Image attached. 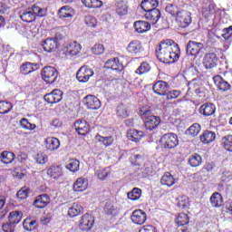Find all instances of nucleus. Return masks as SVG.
<instances>
[{
	"label": "nucleus",
	"instance_id": "obj_1",
	"mask_svg": "<svg viewBox=\"0 0 232 232\" xmlns=\"http://www.w3.org/2000/svg\"><path fill=\"white\" fill-rule=\"evenodd\" d=\"M156 57L160 63L167 64L177 63L180 57L179 44L172 40H165L156 47Z\"/></svg>",
	"mask_w": 232,
	"mask_h": 232
},
{
	"label": "nucleus",
	"instance_id": "obj_2",
	"mask_svg": "<svg viewBox=\"0 0 232 232\" xmlns=\"http://www.w3.org/2000/svg\"><path fill=\"white\" fill-rule=\"evenodd\" d=\"M167 14H169L180 28H188L191 24V14L180 7L169 4L166 7Z\"/></svg>",
	"mask_w": 232,
	"mask_h": 232
},
{
	"label": "nucleus",
	"instance_id": "obj_3",
	"mask_svg": "<svg viewBox=\"0 0 232 232\" xmlns=\"http://www.w3.org/2000/svg\"><path fill=\"white\" fill-rule=\"evenodd\" d=\"M140 115L141 119H144L146 130H150V131H152V130H155V128L160 124V117L151 115V111L146 108H142L140 111Z\"/></svg>",
	"mask_w": 232,
	"mask_h": 232
},
{
	"label": "nucleus",
	"instance_id": "obj_4",
	"mask_svg": "<svg viewBox=\"0 0 232 232\" xmlns=\"http://www.w3.org/2000/svg\"><path fill=\"white\" fill-rule=\"evenodd\" d=\"M35 15L44 17V15H46V10L37 5H33L31 8L24 11L20 14V18L24 23H34V21H35Z\"/></svg>",
	"mask_w": 232,
	"mask_h": 232
},
{
	"label": "nucleus",
	"instance_id": "obj_5",
	"mask_svg": "<svg viewBox=\"0 0 232 232\" xmlns=\"http://www.w3.org/2000/svg\"><path fill=\"white\" fill-rule=\"evenodd\" d=\"M59 77V72L55 67L45 66L42 71V78L47 84H53Z\"/></svg>",
	"mask_w": 232,
	"mask_h": 232
},
{
	"label": "nucleus",
	"instance_id": "obj_6",
	"mask_svg": "<svg viewBox=\"0 0 232 232\" xmlns=\"http://www.w3.org/2000/svg\"><path fill=\"white\" fill-rule=\"evenodd\" d=\"M162 148L172 150L179 146V137L175 133H167L160 139Z\"/></svg>",
	"mask_w": 232,
	"mask_h": 232
},
{
	"label": "nucleus",
	"instance_id": "obj_7",
	"mask_svg": "<svg viewBox=\"0 0 232 232\" xmlns=\"http://www.w3.org/2000/svg\"><path fill=\"white\" fill-rule=\"evenodd\" d=\"M94 73L93 70L88 66H82L76 73V78L79 82H88L90 77H93Z\"/></svg>",
	"mask_w": 232,
	"mask_h": 232
},
{
	"label": "nucleus",
	"instance_id": "obj_8",
	"mask_svg": "<svg viewBox=\"0 0 232 232\" xmlns=\"http://www.w3.org/2000/svg\"><path fill=\"white\" fill-rule=\"evenodd\" d=\"M204 51V44L189 41L187 44V53L188 55H192L193 57H197L200 52Z\"/></svg>",
	"mask_w": 232,
	"mask_h": 232
},
{
	"label": "nucleus",
	"instance_id": "obj_9",
	"mask_svg": "<svg viewBox=\"0 0 232 232\" xmlns=\"http://www.w3.org/2000/svg\"><path fill=\"white\" fill-rule=\"evenodd\" d=\"M44 99L49 104H57L63 101V91L54 89L52 92L45 94Z\"/></svg>",
	"mask_w": 232,
	"mask_h": 232
},
{
	"label": "nucleus",
	"instance_id": "obj_10",
	"mask_svg": "<svg viewBox=\"0 0 232 232\" xmlns=\"http://www.w3.org/2000/svg\"><path fill=\"white\" fill-rule=\"evenodd\" d=\"M148 216L142 209L134 210L130 216V220L137 226H142L146 222Z\"/></svg>",
	"mask_w": 232,
	"mask_h": 232
},
{
	"label": "nucleus",
	"instance_id": "obj_11",
	"mask_svg": "<svg viewBox=\"0 0 232 232\" xmlns=\"http://www.w3.org/2000/svg\"><path fill=\"white\" fill-rule=\"evenodd\" d=\"M79 227L82 231H90L93 227V217L84 214L80 219Z\"/></svg>",
	"mask_w": 232,
	"mask_h": 232
},
{
	"label": "nucleus",
	"instance_id": "obj_12",
	"mask_svg": "<svg viewBox=\"0 0 232 232\" xmlns=\"http://www.w3.org/2000/svg\"><path fill=\"white\" fill-rule=\"evenodd\" d=\"M217 63H218V58H217V54L214 53H206L203 58V64L207 70H211L217 66Z\"/></svg>",
	"mask_w": 232,
	"mask_h": 232
},
{
	"label": "nucleus",
	"instance_id": "obj_13",
	"mask_svg": "<svg viewBox=\"0 0 232 232\" xmlns=\"http://www.w3.org/2000/svg\"><path fill=\"white\" fill-rule=\"evenodd\" d=\"M44 144L47 151H55L56 150H59L61 141L55 137H47L44 140Z\"/></svg>",
	"mask_w": 232,
	"mask_h": 232
},
{
	"label": "nucleus",
	"instance_id": "obj_14",
	"mask_svg": "<svg viewBox=\"0 0 232 232\" xmlns=\"http://www.w3.org/2000/svg\"><path fill=\"white\" fill-rule=\"evenodd\" d=\"M83 102L89 110H99V108H101V101L93 95H87L83 99Z\"/></svg>",
	"mask_w": 232,
	"mask_h": 232
},
{
	"label": "nucleus",
	"instance_id": "obj_15",
	"mask_svg": "<svg viewBox=\"0 0 232 232\" xmlns=\"http://www.w3.org/2000/svg\"><path fill=\"white\" fill-rule=\"evenodd\" d=\"M169 90V84L164 81H159L153 85V92L157 95H166Z\"/></svg>",
	"mask_w": 232,
	"mask_h": 232
},
{
	"label": "nucleus",
	"instance_id": "obj_16",
	"mask_svg": "<svg viewBox=\"0 0 232 232\" xmlns=\"http://www.w3.org/2000/svg\"><path fill=\"white\" fill-rule=\"evenodd\" d=\"M215 111H217V107L213 103H204L199 108V113L204 117H211L215 115Z\"/></svg>",
	"mask_w": 232,
	"mask_h": 232
},
{
	"label": "nucleus",
	"instance_id": "obj_17",
	"mask_svg": "<svg viewBox=\"0 0 232 232\" xmlns=\"http://www.w3.org/2000/svg\"><path fill=\"white\" fill-rule=\"evenodd\" d=\"M214 83L216 86L221 90L222 92H227V90H231V84L229 82H226L224 78L220 75H216L213 77Z\"/></svg>",
	"mask_w": 232,
	"mask_h": 232
},
{
	"label": "nucleus",
	"instance_id": "obj_18",
	"mask_svg": "<svg viewBox=\"0 0 232 232\" xmlns=\"http://www.w3.org/2000/svg\"><path fill=\"white\" fill-rule=\"evenodd\" d=\"M50 204V196L47 194H42L36 198L34 202V206L42 209L43 208H46Z\"/></svg>",
	"mask_w": 232,
	"mask_h": 232
},
{
	"label": "nucleus",
	"instance_id": "obj_19",
	"mask_svg": "<svg viewBox=\"0 0 232 232\" xmlns=\"http://www.w3.org/2000/svg\"><path fill=\"white\" fill-rule=\"evenodd\" d=\"M74 128L79 135H86L90 131V125L86 121H78L74 122Z\"/></svg>",
	"mask_w": 232,
	"mask_h": 232
},
{
	"label": "nucleus",
	"instance_id": "obj_20",
	"mask_svg": "<svg viewBox=\"0 0 232 232\" xmlns=\"http://www.w3.org/2000/svg\"><path fill=\"white\" fill-rule=\"evenodd\" d=\"M82 211H84V208H82V206H81V204L72 203L68 208V216L71 218H73L75 217H79V215L82 213Z\"/></svg>",
	"mask_w": 232,
	"mask_h": 232
},
{
	"label": "nucleus",
	"instance_id": "obj_21",
	"mask_svg": "<svg viewBox=\"0 0 232 232\" xmlns=\"http://www.w3.org/2000/svg\"><path fill=\"white\" fill-rule=\"evenodd\" d=\"M106 68L110 70H114L115 72H122L124 70V65L119 62V58H113L105 63Z\"/></svg>",
	"mask_w": 232,
	"mask_h": 232
},
{
	"label": "nucleus",
	"instance_id": "obj_22",
	"mask_svg": "<svg viewBox=\"0 0 232 232\" xmlns=\"http://www.w3.org/2000/svg\"><path fill=\"white\" fill-rule=\"evenodd\" d=\"M145 17L151 24H157V22L160 19V11L157 8L152 9L145 14Z\"/></svg>",
	"mask_w": 232,
	"mask_h": 232
},
{
	"label": "nucleus",
	"instance_id": "obj_23",
	"mask_svg": "<svg viewBox=\"0 0 232 232\" xmlns=\"http://www.w3.org/2000/svg\"><path fill=\"white\" fill-rule=\"evenodd\" d=\"M47 175H50L51 179L57 180V179L63 177V168L59 165H52L47 169Z\"/></svg>",
	"mask_w": 232,
	"mask_h": 232
},
{
	"label": "nucleus",
	"instance_id": "obj_24",
	"mask_svg": "<svg viewBox=\"0 0 232 232\" xmlns=\"http://www.w3.org/2000/svg\"><path fill=\"white\" fill-rule=\"evenodd\" d=\"M142 137H144V132L141 130L130 129L127 131V138L132 142H139Z\"/></svg>",
	"mask_w": 232,
	"mask_h": 232
},
{
	"label": "nucleus",
	"instance_id": "obj_25",
	"mask_svg": "<svg viewBox=\"0 0 232 232\" xmlns=\"http://www.w3.org/2000/svg\"><path fill=\"white\" fill-rule=\"evenodd\" d=\"M134 28L138 34H144L151 29V24L140 20L134 23Z\"/></svg>",
	"mask_w": 232,
	"mask_h": 232
},
{
	"label": "nucleus",
	"instance_id": "obj_26",
	"mask_svg": "<svg viewBox=\"0 0 232 232\" xmlns=\"http://www.w3.org/2000/svg\"><path fill=\"white\" fill-rule=\"evenodd\" d=\"M73 191L82 192L88 189V181L83 178H78L73 184Z\"/></svg>",
	"mask_w": 232,
	"mask_h": 232
},
{
	"label": "nucleus",
	"instance_id": "obj_27",
	"mask_svg": "<svg viewBox=\"0 0 232 232\" xmlns=\"http://www.w3.org/2000/svg\"><path fill=\"white\" fill-rule=\"evenodd\" d=\"M142 10L144 12H151V10H155L157 6H159L158 0H143L140 5Z\"/></svg>",
	"mask_w": 232,
	"mask_h": 232
},
{
	"label": "nucleus",
	"instance_id": "obj_28",
	"mask_svg": "<svg viewBox=\"0 0 232 232\" xmlns=\"http://www.w3.org/2000/svg\"><path fill=\"white\" fill-rule=\"evenodd\" d=\"M42 46L45 52L51 53V52H55L57 48V42L52 38H47L43 42Z\"/></svg>",
	"mask_w": 232,
	"mask_h": 232
},
{
	"label": "nucleus",
	"instance_id": "obj_29",
	"mask_svg": "<svg viewBox=\"0 0 232 232\" xmlns=\"http://www.w3.org/2000/svg\"><path fill=\"white\" fill-rule=\"evenodd\" d=\"M199 139L203 144H209L217 139V134L211 130H205L200 136Z\"/></svg>",
	"mask_w": 232,
	"mask_h": 232
},
{
	"label": "nucleus",
	"instance_id": "obj_30",
	"mask_svg": "<svg viewBox=\"0 0 232 232\" xmlns=\"http://www.w3.org/2000/svg\"><path fill=\"white\" fill-rule=\"evenodd\" d=\"M140 50H142V44L138 40L130 42L127 46V52H129V53H140Z\"/></svg>",
	"mask_w": 232,
	"mask_h": 232
},
{
	"label": "nucleus",
	"instance_id": "obj_31",
	"mask_svg": "<svg viewBox=\"0 0 232 232\" xmlns=\"http://www.w3.org/2000/svg\"><path fill=\"white\" fill-rule=\"evenodd\" d=\"M81 50H82V46L77 42H72L67 45V53L69 55H77L81 53Z\"/></svg>",
	"mask_w": 232,
	"mask_h": 232
},
{
	"label": "nucleus",
	"instance_id": "obj_32",
	"mask_svg": "<svg viewBox=\"0 0 232 232\" xmlns=\"http://www.w3.org/2000/svg\"><path fill=\"white\" fill-rule=\"evenodd\" d=\"M160 182L162 186H168L169 188H171L176 182L177 179L173 178V175L169 172H166L160 179Z\"/></svg>",
	"mask_w": 232,
	"mask_h": 232
},
{
	"label": "nucleus",
	"instance_id": "obj_33",
	"mask_svg": "<svg viewBox=\"0 0 232 232\" xmlns=\"http://www.w3.org/2000/svg\"><path fill=\"white\" fill-rule=\"evenodd\" d=\"M1 162L4 164H12L15 160V154L10 151H3L0 155Z\"/></svg>",
	"mask_w": 232,
	"mask_h": 232
},
{
	"label": "nucleus",
	"instance_id": "obj_34",
	"mask_svg": "<svg viewBox=\"0 0 232 232\" xmlns=\"http://www.w3.org/2000/svg\"><path fill=\"white\" fill-rule=\"evenodd\" d=\"M224 202V198H222V195L218 192H215L210 197V204L213 206V208H220Z\"/></svg>",
	"mask_w": 232,
	"mask_h": 232
},
{
	"label": "nucleus",
	"instance_id": "obj_35",
	"mask_svg": "<svg viewBox=\"0 0 232 232\" xmlns=\"http://www.w3.org/2000/svg\"><path fill=\"white\" fill-rule=\"evenodd\" d=\"M23 218V213L21 211H12L8 216V220L10 224L15 226V224H19Z\"/></svg>",
	"mask_w": 232,
	"mask_h": 232
},
{
	"label": "nucleus",
	"instance_id": "obj_36",
	"mask_svg": "<svg viewBox=\"0 0 232 232\" xmlns=\"http://www.w3.org/2000/svg\"><path fill=\"white\" fill-rule=\"evenodd\" d=\"M96 142H101L105 148H108V146H111L113 144V137L111 136H101L100 134H97L95 136Z\"/></svg>",
	"mask_w": 232,
	"mask_h": 232
},
{
	"label": "nucleus",
	"instance_id": "obj_37",
	"mask_svg": "<svg viewBox=\"0 0 232 232\" xmlns=\"http://www.w3.org/2000/svg\"><path fill=\"white\" fill-rule=\"evenodd\" d=\"M72 12L73 11L72 10V8H70V6H68V5L63 6L59 10V17H60V19H66V18L73 17Z\"/></svg>",
	"mask_w": 232,
	"mask_h": 232
},
{
	"label": "nucleus",
	"instance_id": "obj_38",
	"mask_svg": "<svg viewBox=\"0 0 232 232\" xmlns=\"http://www.w3.org/2000/svg\"><path fill=\"white\" fill-rule=\"evenodd\" d=\"M20 70L24 75H28V73H32V72L37 70V65L32 63H25L20 67Z\"/></svg>",
	"mask_w": 232,
	"mask_h": 232
},
{
	"label": "nucleus",
	"instance_id": "obj_39",
	"mask_svg": "<svg viewBox=\"0 0 232 232\" xmlns=\"http://www.w3.org/2000/svg\"><path fill=\"white\" fill-rule=\"evenodd\" d=\"M176 224L179 227L182 226H187V224H189V218L188 217V214L186 213H179L178 217L176 218Z\"/></svg>",
	"mask_w": 232,
	"mask_h": 232
},
{
	"label": "nucleus",
	"instance_id": "obj_40",
	"mask_svg": "<svg viewBox=\"0 0 232 232\" xmlns=\"http://www.w3.org/2000/svg\"><path fill=\"white\" fill-rule=\"evenodd\" d=\"M37 221L32 220L30 218H26L24 220L23 227L25 229V231H34V229H37Z\"/></svg>",
	"mask_w": 232,
	"mask_h": 232
},
{
	"label": "nucleus",
	"instance_id": "obj_41",
	"mask_svg": "<svg viewBox=\"0 0 232 232\" xmlns=\"http://www.w3.org/2000/svg\"><path fill=\"white\" fill-rule=\"evenodd\" d=\"M200 124L194 123L186 130V135H188L189 137H197V135L200 133Z\"/></svg>",
	"mask_w": 232,
	"mask_h": 232
},
{
	"label": "nucleus",
	"instance_id": "obj_42",
	"mask_svg": "<svg viewBox=\"0 0 232 232\" xmlns=\"http://www.w3.org/2000/svg\"><path fill=\"white\" fill-rule=\"evenodd\" d=\"M104 211L106 215H109L110 217H117V215H119V208L110 203L105 205Z\"/></svg>",
	"mask_w": 232,
	"mask_h": 232
},
{
	"label": "nucleus",
	"instance_id": "obj_43",
	"mask_svg": "<svg viewBox=\"0 0 232 232\" xmlns=\"http://www.w3.org/2000/svg\"><path fill=\"white\" fill-rule=\"evenodd\" d=\"M95 175L99 180H106L111 175L110 168L100 169L96 170Z\"/></svg>",
	"mask_w": 232,
	"mask_h": 232
},
{
	"label": "nucleus",
	"instance_id": "obj_44",
	"mask_svg": "<svg viewBox=\"0 0 232 232\" xmlns=\"http://www.w3.org/2000/svg\"><path fill=\"white\" fill-rule=\"evenodd\" d=\"M79 166H81V162L78 160H70L66 169L72 173H76V171H79Z\"/></svg>",
	"mask_w": 232,
	"mask_h": 232
},
{
	"label": "nucleus",
	"instance_id": "obj_45",
	"mask_svg": "<svg viewBox=\"0 0 232 232\" xmlns=\"http://www.w3.org/2000/svg\"><path fill=\"white\" fill-rule=\"evenodd\" d=\"M14 106L10 102L1 101L0 102V113L5 115V113H8L12 111Z\"/></svg>",
	"mask_w": 232,
	"mask_h": 232
},
{
	"label": "nucleus",
	"instance_id": "obj_46",
	"mask_svg": "<svg viewBox=\"0 0 232 232\" xmlns=\"http://www.w3.org/2000/svg\"><path fill=\"white\" fill-rule=\"evenodd\" d=\"M116 12L119 15H126V14H128V5H126V2H118Z\"/></svg>",
	"mask_w": 232,
	"mask_h": 232
},
{
	"label": "nucleus",
	"instance_id": "obj_47",
	"mask_svg": "<svg viewBox=\"0 0 232 232\" xmlns=\"http://www.w3.org/2000/svg\"><path fill=\"white\" fill-rule=\"evenodd\" d=\"M221 144L227 151H232V135L223 137Z\"/></svg>",
	"mask_w": 232,
	"mask_h": 232
},
{
	"label": "nucleus",
	"instance_id": "obj_48",
	"mask_svg": "<svg viewBox=\"0 0 232 232\" xmlns=\"http://www.w3.org/2000/svg\"><path fill=\"white\" fill-rule=\"evenodd\" d=\"M117 115L121 119H126L129 116L128 107L124 104H121L117 107Z\"/></svg>",
	"mask_w": 232,
	"mask_h": 232
},
{
	"label": "nucleus",
	"instance_id": "obj_49",
	"mask_svg": "<svg viewBox=\"0 0 232 232\" xmlns=\"http://www.w3.org/2000/svg\"><path fill=\"white\" fill-rule=\"evenodd\" d=\"M178 206L182 209H188L189 208V198L187 196H181L178 198Z\"/></svg>",
	"mask_w": 232,
	"mask_h": 232
},
{
	"label": "nucleus",
	"instance_id": "obj_50",
	"mask_svg": "<svg viewBox=\"0 0 232 232\" xmlns=\"http://www.w3.org/2000/svg\"><path fill=\"white\" fill-rule=\"evenodd\" d=\"M150 70L151 66H150V63L143 62L140 66L137 68L136 73H138V75H142L143 73H148Z\"/></svg>",
	"mask_w": 232,
	"mask_h": 232
},
{
	"label": "nucleus",
	"instance_id": "obj_51",
	"mask_svg": "<svg viewBox=\"0 0 232 232\" xmlns=\"http://www.w3.org/2000/svg\"><path fill=\"white\" fill-rule=\"evenodd\" d=\"M140 195H142V190L137 188H133L132 191L127 194L128 198L130 200H139V198H140Z\"/></svg>",
	"mask_w": 232,
	"mask_h": 232
},
{
	"label": "nucleus",
	"instance_id": "obj_52",
	"mask_svg": "<svg viewBox=\"0 0 232 232\" xmlns=\"http://www.w3.org/2000/svg\"><path fill=\"white\" fill-rule=\"evenodd\" d=\"M34 160L37 162V164H46L48 162V155H46L43 151H39L35 156Z\"/></svg>",
	"mask_w": 232,
	"mask_h": 232
},
{
	"label": "nucleus",
	"instance_id": "obj_53",
	"mask_svg": "<svg viewBox=\"0 0 232 232\" xmlns=\"http://www.w3.org/2000/svg\"><path fill=\"white\" fill-rule=\"evenodd\" d=\"M188 162L192 168H197L198 166H200V164H202V158L200 157V155L195 154L188 160Z\"/></svg>",
	"mask_w": 232,
	"mask_h": 232
},
{
	"label": "nucleus",
	"instance_id": "obj_54",
	"mask_svg": "<svg viewBox=\"0 0 232 232\" xmlns=\"http://www.w3.org/2000/svg\"><path fill=\"white\" fill-rule=\"evenodd\" d=\"M104 45L102 44H96L91 49L93 55H102V53H104Z\"/></svg>",
	"mask_w": 232,
	"mask_h": 232
},
{
	"label": "nucleus",
	"instance_id": "obj_55",
	"mask_svg": "<svg viewBox=\"0 0 232 232\" xmlns=\"http://www.w3.org/2000/svg\"><path fill=\"white\" fill-rule=\"evenodd\" d=\"M20 126L24 128V130H35V128H37L35 124L30 123L26 118H23L20 121Z\"/></svg>",
	"mask_w": 232,
	"mask_h": 232
},
{
	"label": "nucleus",
	"instance_id": "obj_56",
	"mask_svg": "<svg viewBox=\"0 0 232 232\" xmlns=\"http://www.w3.org/2000/svg\"><path fill=\"white\" fill-rule=\"evenodd\" d=\"M85 24H87V26H90L91 28H95L97 26V18L93 17L92 15H87L85 16Z\"/></svg>",
	"mask_w": 232,
	"mask_h": 232
},
{
	"label": "nucleus",
	"instance_id": "obj_57",
	"mask_svg": "<svg viewBox=\"0 0 232 232\" xmlns=\"http://www.w3.org/2000/svg\"><path fill=\"white\" fill-rule=\"evenodd\" d=\"M165 95L167 97V101H172V99H179V97H180V91L172 90L167 92V94Z\"/></svg>",
	"mask_w": 232,
	"mask_h": 232
},
{
	"label": "nucleus",
	"instance_id": "obj_58",
	"mask_svg": "<svg viewBox=\"0 0 232 232\" xmlns=\"http://www.w3.org/2000/svg\"><path fill=\"white\" fill-rule=\"evenodd\" d=\"M142 160H144V159L140 154L130 157V162L134 166H140V164H142Z\"/></svg>",
	"mask_w": 232,
	"mask_h": 232
},
{
	"label": "nucleus",
	"instance_id": "obj_59",
	"mask_svg": "<svg viewBox=\"0 0 232 232\" xmlns=\"http://www.w3.org/2000/svg\"><path fill=\"white\" fill-rule=\"evenodd\" d=\"M28 193H30V190L27 188H22L16 194L17 198H20L21 200L26 198L28 197Z\"/></svg>",
	"mask_w": 232,
	"mask_h": 232
},
{
	"label": "nucleus",
	"instance_id": "obj_60",
	"mask_svg": "<svg viewBox=\"0 0 232 232\" xmlns=\"http://www.w3.org/2000/svg\"><path fill=\"white\" fill-rule=\"evenodd\" d=\"M2 229L4 232H14V229H15V225L9 223H5L2 226Z\"/></svg>",
	"mask_w": 232,
	"mask_h": 232
},
{
	"label": "nucleus",
	"instance_id": "obj_61",
	"mask_svg": "<svg viewBox=\"0 0 232 232\" xmlns=\"http://www.w3.org/2000/svg\"><path fill=\"white\" fill-rule=\"evenodd\" d=\"M139 232H157V228L151 225L143 226Z\"/></svg>",
	"mask_w": 232,
	"mask_h": 232
},
{
	"label": "nucleus",
	"instance_id": "obj_62",
	"mask_svg": "<svg viewBox=\"0 0 232 232\" xmlns=\"http://www.w3.org/2000/svg\"><path fill=\"white\" fill-rule=\"evenodd\" d=\"M223 32H225V34H222V37H223L226 41L229 40V37H231V35H232V25L229 26L228 28H225V29L223 30Z\"/></svg>",
	"mask_w": 232,
	"mask_h": 232
},
{
	"label": "nucleus",
	"instance_id": "obj_63",
	"mask_svg": "<svg viewBox=\"0 0 232 232\" xmlns=\"http://www.w3.org/2000/svg\"><path fill=\"white\" fill-rule=\"evenodd\" d=\"M103 3L101 0H92L91 4V8H101Z\"/></svg>",
	"mask_w": 232,
	"mask_h": 232
},
{
	"label": "nucleus",
	"instance_id": "obj_64",
	"mask_svg": "<svg viewBox=\"0 0 232 232\" xmlns=\"http://www.w3.org/2000/svg\"><path fill=\"white\" fill-rule=\"evenodd\" d=\"M225 209H227V213L232 215V201H227L225 203Z\"/></svg>",
	"mask_w": 232,
	"mask_h": 232
}]
</instances>
